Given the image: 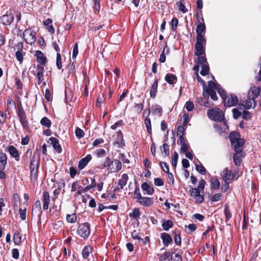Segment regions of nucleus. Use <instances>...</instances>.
I'll use <instances>...</instances> for the list:
<instances>
[{"mask_svg": "<svg viewBox=\"0 0 261 261\" xmlns=\"http://www.w3.org/2000/svg\"><path fill=\"white\" fill-rule=\"evenodd\" d=\"M40 123L47 128H49L51 124V121L46 117H44L41 119Z\"/></svg>", "mask_w": 261, "mask_h": 261, "instance_id": "473e14b6", "label": "nucleus"}, {"mask_svg": "<svg viewBox=\"0 0 261 261\" xmlns=\"http://www.w3.org/2000/svg\"><path fill=\"white\" fill-rule=\"evenodd\" d=\"M238 101L239 99L237 96L230 94L225 98L224 103L225 106L230 107L237 105Z\"/></svg>", "mask_w": 261, "mask_h": 261, "instance_id": "6e6552de", "label": "nucleus"}, {"mask_svg": "<svg viewBox=\"0 0 261 261\" xmlns=\"http://www.w3.org/2000/svg\"><path fill=\"white\" fill-rule=\"evenodd\" d=\"M185 107L188 111H191L194 108V105L192 101H188L186 102Z\"/></svg>", "mask_w": 261, "mask_h": 261, "instance_id": "8fccbe9b", "label": "nucleus"}, {"mask_svg": "<svg viewBox=\"0 0 261 261\" xmlns=\"http://www.w3.org/2000/svg\"><path fill=\"white\" fill-rule=\"evenodd\" d=\"M169 49L167 45L165 46L163 49L162 53L161 54L159 60L161 63H164L166 61V56L165 53H168Z\"/></svg>", "mask_w": 261, "mask_h": 261, "instance_id": "72a5a7b5", "label": "nucleus"}, {"mask_svg": "<svg viewBox=\"0 0 261 261\" xmlns=\"http://www.w3.org/2000/svg\"><path fill=\"white\" fill-rule=\"evenodd\" d=\"M49 140L53 145V147L58 153H60L62 151V148L59 143L58 140L55 137H51L49 138Z\"/></svg>", "mask_w": 261, "mask_h": 261, "instance_id": "412c9836", "label": "nucleus"}, {"mask_svg": "<svg viewBox=\"0 0 261 261\" xmlns=\"http://www.w3.org/2000/svg\"><path fill=\"white\" fill-rule=\"evenodd\" d=\"M208 98L207 97H200L198 99V103L203 106L208 107L210 105L207 101Z\"/></svg>", "mask_w": 261, "mask_h": 261, "instance_id": "e433bc0d", "label": "nucleus"}, {"mask_svg": "<svg viewBox=\"0 0 261 261\" xmlns=\"http://www.w3.org/2000/svg\"><path fill=\"white\" fill-rule=\"evenodd\" d=\"M90 224L87 222L79 225L77 231L78 234L84 239H87L90 233Z\"/></svg>", "mask_w": 261, "mask_h": 261, "instance_id": "20e7f679", "label": "nucleus"}, {"mask_svg": "<svg viewBox=\"0 0 261 261\" xmlns=\"http://www.w3.org/2000/svg\"><path fill=\"white\" fill-rule=\"evenodd\" d=\"M178 10L180 11H181L183 13H185L188 12V9L186 8V6L184 4L182 3L181 2H179L177 3Z\"/></svg>", "mask_w": 261, "mask_h": 261, "instance_id": "864d4df0", "label": "nucleus"}, {"mask_svg": "<svg viewBox=\"0 0 261 261\" xmlns=\"http://www.w3.org/2000/svg\"><path fill=\"white\" fill-rule=\"evenodd\" d=\"M260 93V89L257 87H252L248 93L249 97L255 99Z\"/></svg>", "mask_w": 261, "mask_h": 261, "instance_id": "bb28decb", "label": "nucleus"}, {"mask_svg": "<svg viewBox=\"0 0 261 261\" xmlns=\"http://www.w3.org/2000/svg\"><path fill=\"white\" fill-rule=\"evenodd\" d=\"M217 88H218L217 85L213 81H210L207 87L204 85L203 86V96L207 98L210 96L212 99L217 100L218 97L216 93Z\"/></svg>", "mask_w": 261, "mask_h": 261, "instance_id": "f257e3e1", "label": "nucleus"}, {"mask_svg": "<svg viewBox=\"0 0 261 261\" xmlns=\"http://www.w3.org/2000/svg\"><path fill=\"white\" fill-rule=\"evenodd\" d=\"M50 201L49 194L47 192H45L43 194V208L44 210H46L48 208V205Z\"/></svg>", "mask_w": 261, "mask_h": 261, "instance_id": "cd10ccee", "label": "nucleus"}, {"mask_svg": "<svg viewBox=\"0 0 261 261\" xmlns=\"http://www.w3.org/2000/svg\"><path fill=\"white\" fill-rule=\"evenodd\" d=\"M96 154L98 158H103L106 155V151L104 149L100 148L96 150Z\"/></svg>", "mask_w": 261, "mask_h": 261, "instance_id": "c03bdc74", "label": "nucleus"}, {"mask_svg": "<svg viewBox=\"0 0 261 261\" xmlns=\"http://www.w3.org/2000/svg\"><path fill=\"white\" fill-rule=\"evenodd\" d=\"M144 105L143 103H135L134 108L135 111L138 113H140L143 109Z\"/></svg>", "mask_w": 261, "mask_h": 261, "instance_id": "5fc2aeb1", "label": "nucleus"}, {"mask_svg": "<svg viewBox=\"0 0 261 261\" xmlns=\"http://www.w3.org/2000/svg\"><path fill=\"white\" fill-rule=\"evenodd\" d=\"M67 221L70 223H74L76 220V216L74 214L67 215L66 217Z\"/></svg>", "mask_w": 261, "mask_h": 261, "instance_id": "a18cd8bd", "label": "nucleus"}, {"mask_svg": "<svg viewBox=\"0 0 261 261\" xmlns=\"http://www.w3.org/2000/svg\"><path fill=\"white\" fill-rule=\"evenodd\" d=\"M154 185L157 186H162L164 185V181L161 178H156L154 180Z\"/></svg>", "mask_w": 261, "mask_h": 261, "instance_id": "338daca9", "label": "nucleus"}, {"mask_svg": "<svg viewBox=\"0 0 261 261\" xmlns=\"http://www.w3.org/2000/svg\"><path fill=\"white\" fill-rule=\"evenodd\" d=\"M140 215L141 213L139 209L138 208H135L134 209L133 212L129 214V216L135 219H137L140 217Z\"/></svg>", "mask_w": 261, "mask_h": 261, "instance_id": "58836bf2", "label": "nucleus"}, {"mask_svg": "<svg viewBox=\"0 0 261 261\" xmlns=\"http://www.w3.org/2000/svg\"><path fill=\"white\" fill-rule=\"evenodd\" d=\"M138 202L144 206H149L153 203V201L151 198L142 197Z\"/></svg>", "mask_w": 261, "mask_h": 261, "instance_id": "6ab92c4d", "label": "nucleus"}, {"mask_svg": "<svg viewBox=\"0 0 261 261\" xmlns=\"http://www.w3.org/2000/svg\"><path fill=\"white\" fill-rule=\"evenodd\" d=\"M170 255H171V253L169 251H167V252H165L163 255H161L160 256L159 259L161 261L165 260L167 258H168Z\"/></svg>", "mask_w": 261, "mask_h": 261, "instance_id": "13d9d810", "label": "nucleus"}, {"mask_svg": "<svg viewBox=\"0 0 261 261\" xmlns=\"http://www.w3.org/2000/svg\"><path fill=\"white\" fill-rule=\"evenodd\" d=\"M178 20L176 18H173L171 20V25L173 30H175L177 27Z\"/></svg>", "mask_w": 261, "mask_h": 261, "instance_id": "0e129e2a", "label": "nucleus"}, {"mask_svg": "<svg viewBox=\"0 0 261 261\" xmlns=\"http://www.w3.org/2000/svg\"><path fill=\"white\" fill-rule=\"evenodd\" d=\"M75 133L76 136L79 138L83 137L85 134L84 131L79 127L76 128Z\"/></svg>", "mask_w": 261, "mask_h": 261, "instance_id": "6e6d98bb", "label": "nucleus"}, {"mask_svg": "<svg viewBox=\"0 0 261 261\" xmlns=\"http://www.w3.org/2000/svg\"><path fill=\"white\" fill-rule=\"evenodd\" d=\"M161 239L163 240L164 244L166 246H168L172 241V238L167 233H161Z\"/></svg>", "mask_w": 261, "mask_h": 261, "instance_id": "c85d7f7f", "label": "nucleus"}, {"mask_svg": "<svg viewBox=\"0 0 261 261\" xmlns=\"http://www.w3.org/2000/svg\"><path fill=\"white\" fill-rule=\"evenodd\" d=\"M201 192L195 188H191L190 190V195L195 200L196 202L200 203L204 200V196L201 194Z\"/></svg>", "mask_w": 261, "mask_h": 261, "instance_id": "0eeeda50", "label": "nucleus"}, {"mask_svg": "<svg viewBox=\"0 0 261 261\" xmlns=\"http://www.w3.org/2000/svg\"><path fill=\"white\" fill-rule=\"evenodd\" d=\"M204 45L195 44V55L197 56H202L205 53V49L204 47Z\"/></svg>", "mask_w": 261, "mask_h": 261, "instance_id": "a878e982", "label": "nucleus"}, {"mask_svg": "<svg viewBox=\"0 0 261 261\" xmlns=\"http://www.w3.org/2000/svg\"><path fill=\"white\" fill-rule=\"evenodd\" d=\"M237 173L235 171L234 173L228 170L227 168H226L222 172L221 175L223 180L225 182H231L233 179H237L238 176H236V174Z\"/></svg>", "mask_w": 261, "mask_h": 261, "instance_id": "39448f33", "label": "nucleus"}, {"mask_svg": "<svg viewBox=\"0 0 261 261\" xmlns=\"http://www.w3.org/2000/svg\"><path fill=\"white\" fill-rule=\"evenodd\" d=\"M196 170L201 174L205 175L206 173V169L204 166L196 164L195 165Z\"/></svg>", "mask_w": 261, "mask_h": 261, "instance_id": "79ce46f5", "label": "nucleus"}, {"mask_svg": "<svg viewBox=\"0 0 261 261\" xmlns=\"http://www.w3.org/2000/svg\"><path fill=\"white\" fill-rule=\"evenodd\" d=\"M206 182L204 179H201L199 181L198 188L196 189H198L201 192L204 191Z\"/></svg>", "mask_w": 261, "mask_h": 261, "instance_id": "09e8293b", "label": "nucleus"}, {"mask_svg": "<svg viewBox=\"0 0 261 261\" xmlns=\"http://www.w3.org/2000/svg\"><path fill=\"white\" fill-rule=\"evenodd\" d=\"M253 104V108L255 107L256 106V102L255 101V99L252 97H249L247 99L243 102V105L246 109H249L252 107Z\"/></svg>", "mask_w": 261, "mask_h": 261, "instance_id": "a211bd4d", "label": "nucleus"}, {"mask_svg": "<svg viewBox=\"0 0 261 261\" xmlns=\"http://www.w3.org/2000/svg\"><path fill=\"white\" fill-rule=\"evenodd\" d=\"M18 116L21 123L23 126H25L27 125V121L24 112L22 108H18Z\"/></svg>", "mask_w": 261, "mask_h": 261, "instance_id": "4be33fe9", "label": "nucleus"}, {"mask_svg": "<svg viewBox=\"0 0 261 261\" xmlns=\"http://www.w3.org/2000/svg\"><path fill=\"white\" fill-rule=\"evenodd\" d=\"M243 149H239V147H236L234 149L235 154L233 155V162L237 166H240L241 163V157L243 156Z\"/></svg>", "mask_w": 261, "mask_h": 261, "instance_id": "1a4fd4ad", "label": "nucleus"}, {"mask_svg": "<svg viewBox=\"0 0 261 261\" xmlns=\"http://www.w3.org/2000/svg\"><path fill=\"white\" fill-rule=\"evenodd\" d=\"M207 114L209 118L215 121H221L224 119L222 111L218 108L208 110Z\"/></svg>", "mask_w": 261, "mask_h": 261, "instance_id": "7ed1b4c3", "label": "nucleus"}, {"mask_svg": "<svg viewBox=\"0 0 261 261\" xmlns=\"http://www.w3.org/2000/svg\"><path fill=\"white\" fill-rule=\"evenodd\" d=\"M217 86H218V88L216 89V90L224 100L225 98L227 96H226V92L220 87V85H217Z\"/></svg>", "mask_w": 261, "mask_h": 261, "instance_id": "37998d69", "label": "nucleus"}, {"mask_svg": "<svg viewBox=\"0 0 261 261\" xmlns=\"http://www.w3.org/2000/svg\"><path fill=\"white\" fill-rule=\"evenodd\" d=\"M196 43L202 45H205L206 44V39L204 38V35H197Z\"/></svg>", "mask_w": 261, "mask_h": 261, "instance_id": "f704fd0d", "label": "nucleus"}, {"mask_svg": "<svg viewBox=\"0 0 261 261\" xmlns=\"http://www.w3.org/2000/svg\"><path fill=\"white\" fill-rule=\"evenodd\" d=\"M35 56L36 57L37 62L40 64L39 65H42L43 66L45 65L47 59L42 51L40 50H37L35 53Z\"/></svg>", "mask_w": 261, "mask_h": 261, "instance_id": "f8f14e48", "label": "nucleus"}, {"mask_svg": "<svg viewBox=\"0 0 261 261\" xmlns=\"http://www.w3.org/2000/svg\"><path fill=\"white\" fill-rule=\"evenodd\" d=\"M152 111L153 113L159 114L161 115L162 112V108L159 105H154L152 106Z\"/></svg>", "mask_w": 261, "mask_h": 261, "instance_id": "4c0bfd02", "label": "nucleus"}, {"mask_svg": "<svg viewBox=\"0 0 261 261\" xmlns=\"http://www.w3.org/2000/svg\"><path fill=\"white\" fill-rule=\"evenodd\" d=\"M128 179V175L126 174H123L121 178L118 180V187L115 189V190L119 191L120 190H122L126 185Z\"/></svg>", "mask_w": 261, "mask_h": 261, "instance_id": "9d476101", "label": "nucleus"}, {"mask_svg": "<svg viewBox=\"0 0 261 261\" xmlns=\"http://www.w3.org/2000/svg\"><path fill=\"white\" fill-rule=\"evenodd\" d=\"M224 213L226 218V221H227L231 217V214L227 206H225Z\"/></svg>", "mask_w": 261, "mask_h": 261, "instance_id": "4d7b16f0", "label": "nucleus"}, {"mask_svg": "<svg viewBox=\"0 0 261 261\" xmlns=\"http://www.w3.org/2000/svg\"><path fill=\"white\" fill-rule=\"evenodd\" d=\"M21 237L19 233H15L13 237V242L15 245H19L21 242Z\"/></svg>", "mask_w": 261, "mask_h": 261, "instance_id": "ea45409f", "label": "nucleus"}, {"mask_svg": "<svg viewBox=\"0 0 261 261\" xmlns=\"http://www.w3.org/2000/svg\"><path fill=\"white\" fill-rule=\"evenodd\" d=\"M122 167L121 163L118 160H114L111 161V165H110V171L111 172H116L119 171Z\"/></svg>", "mask_w": 261, "mask_h": 261, "instance_id": "9b49d317", "label": "nucleus"}, {"mask_svg": "<svg viewBox=\"0 0 261 261\" xmlns=\"http://www.w3.org/2000/svg\"><path fill=\"white\" fill-rule=\"evenodd\" d=\"M37 77L38 79V84L40 85L44 80L43 75L44 72V66L42 65H37Z\"/></svg>", "mask_w": 261, "mask_h": 261, "instance_id": "4468645a", "label": "nucleus"}, {"mask_svg": "<svg viewBox=\"0 0 261 261\" xmlns=\"http://www.w3.org/2000/svg\"><path fill=\"white\" fill-rule=\"evenodd\" d=\"M141 188L143 191H146L147 194L150 195H152L154 192L153 188L146 182L142 184Z\"/></svg>", "mask_w": 261, "mask_h": 261, "instance_id": "c756f323", "label": "nucleus"}, {"mask_svg": "<svg viewBox=\"0 0 261 261\" xmlns=\"http://www.w3.org/2000/svg\"><path fill=\"white\" fill-rule=\"evenodd\" d=\"M165 80L169 84L173 85L177 81V77L173 74L167 73L165 77Z\"/></svg>", "mask_w": 261, "mask_h": 261, "instance_id": "b1692460", "label": "nucleus"}, {"mask_svg": "<svg viewBox=\"0 0 261 261\" xmlns=\"http://www.w3.org/2000/svg\"><path fill=\"white\" fill-rule=\"evenodd\" d=\"M145 124L146 127L147 129L148 133L149 134H151L152 133V129H151V121L149 118H145Z\"/></svg>", "mask_w": 261, "mask_h": 261, "instance_id": "a19ab883", "label": "nucleus"}, {"mask_svg": "<svg viewBox=\"0 0 261 261\" xmlns=\"http://www.w3.org/2000/svg\"><path fill=\"white\" fill-rule=\"evenodd\" d=\"M13 19L14 17L11 13L4 15L0 18V20L2 23L5 25H10L13 21Z\"/></svg>", "mask_w": 261, "mask_h": 261, "instance_id": "ddd939ff", "label": "nucleus"}, {"mask_svg": "<svg viewBox=\"0 0 261 261\" xmlns=\"http://www.w3.org/2000/svg\"><path fill=\"white\" fill-rule=\"evenodd\" d=\"M222 196V195L220 193H216L214 194L211 200L213 202H216L220 200Z\"/></svg>", "mask_w": 261, "mask_h": 261, "instance_id": "603ef678", "label": "nucleus"}, {"mask_svg": "<svg viewBox=\"0 0 261 261\" xmlns=\"http://www.w3.org/2000/svg\"><path fill=\"white\" fill-rule=\"evenodd\" d=\"M185 128L183 126H179L177 129V135L178 136H184Z\"/></svg>", "mask_w": 261, "mask_h": 261, "instance_id": "774afa93", "label": "nucleus"}, {"mask_svg": "<svg viewBox=\"0 0 261 261\" xmlns=\"http://www.w3.org/2000/svg\"><path fill=\"white\" fill-rule=\"evenodd\" d=\"M7 164V154L3 152H0V169H5Z\"/></svg>", "mask_w": 261, "mask_h": 261, "instance_id": "5701e85b", "label": "nucleus"}, {"mask_svg": "<svg viewBox=\"0 0 261 261\" xmlns=\"http://www.w3.org/2000/svg\"><path fill=\"white\" fill-rule=\"evenodd\" d=\"M65 185V183L64 180L62 179H60L59 183L58 184V188L55 189L53 192L54 196L53 200L56 199L58 197V196L60 194L61 190L64 189Z\"/></svg>", "mask_w": 261, "mask_h": 261, "instance_id": "dca6fc26", "label": "nucleus"}, {"mask_svg": "<svg viewBox=\"0 0 261 261\" xmlns=\"http://www.w3.org/2000/svg\"><path fill=\"white\" fill-rule=\"evenodd\" d=\"M200 74L202 75H206L209 72V67L207 65L203 64L201 67Z\"/></svg>", "mask_w": 261, "mask_h": 261, "instance_id": "49530a36", "label": "nucleus"}, {"mask_svg": "<svg viewBox=\"0 0 261 261\" xmlns=\"http://www.w3.org/2000/svg\"><path fill=\"white\" fill-rule=\"evenodd\" d=\"M7 150L10 155L13 158H15L16 161H18L19 160V154L18 153V151L16 147L13 145L9 146L7 148Z\"/></svg>", "mask_w": 261, "mask_h": 261, "instance_id": "2eb2a0df", "label": "nucleus"}, {"mask_svg": "<svg viewBox=\"0 0 261 261\" xmlns=\"http://www.w3.org/2000/svg\"><path fill=\"white\" fill-rule=\"evenodd\" d=\"M211 189L217 190L220 188V183L219 180L216 177H213L211 180Z\"/></svg>", "mask_w": 261, "mask_h": 261, "instance_id": "7c9ffc66", "label": "nucleus"}, {"mask_svg": "<svg viewBox=\"0 0 261 261\" xmlns=\"http://www.w3.org/2000/svg\"><path fill=\"white\" fill-rule=\"evenodd\" d=\"M91 159L92 156L90 154L87 155L86 157L80 161L78 165L79 168L81 170L84 169Z\"/></svg>", "mask_w": 261, "mask_h": 261, "instance_id": "f3484780", "label": "nucleus"}, {"mask_svg": "<svg viewBox=\"0 0 261 261\" xmlns=\"http://www.w3.org/2000/svg\"><path fill=\"white\" fill-rule=\"evenodd\" d=\"M61 60V56L60 53H58L57 54L56 65L58 68L59 69H61L62 67Z\"/></svg>", "mask_w": 261, "mask_h": 261, "instance_id": "de8ad7c7", "label": "nucleus"}, {"mask_svg": "<svg viewBox=\"0 0 261 261\" xmlns=\"http://www.w3.org/2000/svg\"><path fill=\"white\" fill-rule=\"evenodd\" d=\"M16 58L20 63H21L23 59L22 52L17 50L16 53Z\"/></svg>", "mask_w": 261, "mask_h": 261, "instance_id": "bf43d9fd", "label": "nucleus"}, {"mask_svg": "<svg viewBox=\"0 0 261 261\" xmlns=\"http://www.w3.org/2000/svg\"><path fill=\"white\" fill-rule=\"evenodd\" d=\"M158 83L157 81H155L153 83L150 92V96L152 98H154L156 95L157 92Z\"/></svg>", "mask_w": 261, "mask_h": 261, "instance_id": "2f4dec72", "label": "nucleus"}, {"mask_svg": "<svg viewBox=\"0 0 261 261\" xmlns=\"http://www.w3.org/2000/svg\"><path fill=\"white\" fill-rule=\"evenodd\" d=\"M178 158V153L176 152H175L172 157V165L174 167H175L177 165Z\"/></svg>", "mask_w": 261, "mask_h": 261, "instance_id": "3c124183", "label": "nucleus"}, {"mask_svg": "<svg viewBox=\"0 0 261 261\" xmlns=\"http://www.w3.org/2000/svg\"><path fill=\"white\" fill-rule=\"evenodd\" d=\"M78 54V44L77 43H76L74 45L73 51H72V58L74 59L76 57Z\"/></svg>", "mask_w": 261, "mask_h": 261, "instance_id": "052dcab7", "label": "nucleus"}, {"mask_svg": "<svg viewBox=\"0 0 261 261\" xmlns=\"http://www.w3.org/2000/svg\"><path fill=\"white\" fill-rule=\"evenodd\" d=\"M173 226V222L170 220H168L164 222L162 224V227L165 230H168Z\"/></svg>", "mask_w": 261, "mask_h": 261, "instance_id": "c9c22d12", "label": "nucleus"}, {"mask_svg": "<svg viewBox=\"0 0 261 261\" xmlns=\"http://www.w3.org/2000/svg\"><path fill=\"white\" fill-rule=\"evenodd\" d=\"M202 22H199L197 24L196 30L197 35H204L205 32L206 27L203 18H202Z\"/></svg>", "mask_w": 261, "mask_h": 261, "instance_id": "aec40b11", "label": "nucleus"}, {"mask_svg": "<svg viewBox=\"0 0 261 261\" xmlns=\"http://www.w3.org/2000/svg\"><path fill=\"white\" fill-rule=\"evenodd\" d=\"M119 159L121 160L123 163L129 164V161L125 158V155L124 153H120L119 155Z\"/></svg>", "mask_w": 261, "mask_h": 261, "instance_id": "69168bd1", "label": "nucleus"}, {"mask_svg": "<svg viewBox=\"0 0 261 261\" xmlns=\"http://www.w3.org/2000/svg\"><path fill=\"white\" fill-rule=\"evenodd\" d=\"M160 165L163 168V171L166 173H169V168L168 165L166 163L164 162H160Z\"/></svg>", "mask_w": 261, "mask_h": 261, "instance_id": "e2e57ef3", "label": "nucleus"}, {"mask_svg": "<svg viewBox=\"0 0 261 261\" xmlns=\"http://www.w3.org/2000/svg\"><path fill=\"white\" fill-rule=\"evenodd\" d=\"M161 150L163 151L166 155L169 154V146L166 143H164L161 147Z\"/></svg>", "mask_w": 261, "mask_h": 261, "instance_id": "680f3d73", "label": "nucleus"}, {"mask_svg": "<svg viewBox=\"0 0 261 261\" xmlns=\"http://www.w3.org/2000/svg\"><path fill=\"white\" fill-rule=\"evenodd\" d=\"M92 252V248L91 246L88 245L86 246L82 250V256L84 259H88L90 253Z\"/></svg>", "mask_w": 261, "mask_h": 261, "instance_id": "393cba45", "label": "nucleus"}, {"mask_svg": "<svg viewBox=\"0 0 261 261\" xmlns=\"http://www.w3.org/2000/svg\"><path fill=\"white\" fill-rule=\"evenodd\" d=\"M36 33L31 30L26 29L23 34V39L25 41L28 43L32 45L33 44L36 40Z\"/></svg>", "mask_w": 261, "mask_h": 261, "instance_id": "423d86ee", "label": "nucleus"}, {"mask_svg": "<svg viewBox=\"0 0 261 261\" xmlns=\"http://www.w3.org/2000/svg\"><path fill=\"white\" fill-rule=\"evenodd\" d=\"M240 135L236 132L231 133L229 135V139L231 143L234 145V149L236 147H239V149H243V145L245 141L243 139L240 138Z\"/></svg>", "mask_w": 261, "mask_h": 261, "instance_id": "f03ea898", "label": "nucleus"}]
</instances>
